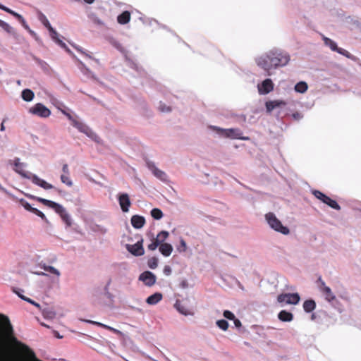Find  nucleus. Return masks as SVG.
<instances>
[{
  "mask_svg": "<svg viewBox=\"0 0 361 361\" xmlns=\"http://www.w3.org/2000/svg\"><path fill=\"white\" fill-rule=\"evenodd\" d=\"M324 204H327L329 207L335 210H341V207L338 204V203L336 200L330 198L329 197H328V198L326 200V202H324Z\"/></svg>",
  "mask_w": 361,
  "mask_h": 361,
  "instance_id": "473e14b6",
  "label": "nucleus"
},
{
  "mask_svg": "<svg viewBox=\"0 0 361 361\" xmlns=\"http://www.w3.org/2000/svg\"><path fill=\"white\" fill-rule=\"evenodd\" d=\"M208 128L216 133L219 137L228 138L231 140H249L250 137L243 136V131L238 128H222L219 126L210 125Z\"/></svg>",
  "mask_w": 361,
  "mask_h": 361,
  "instance_id": "7ed1b4c3",
  "label": "nucleus"
},
{
  "mask_svg": "<svg viewBox=\"0 0 361 361\" xmlns=\"http://www.w3.org/2000/svg\"><path fill=\"white\" fill-rule=\"evenodd\" d=\"M162 298H163L162 294L161 293L157 292V293H154V294L149 295L146 299V302L148 305H157L159 301H161Z\"/></svg>",
  "mask_w": 361,
  "mask_h": 361,
  "instance_id": "412c9836",
  "label": "nucleus"
},
{
  "mask_svg": "<svg viewBox=\"0 0 361 361\" xmlns=\"http://www.w3.org/2000/svg\"><path fill=\"white\" fill-rule=\"evenodd\" d=\"M28 111L40 118H48L51 115V111L42 103H37L30 108Z\"/></svg>",
  "mask_w": 361,
  "mask_h": 361,
  "instance_id": "9d476101",
  "label": "nucleus"
},
{
  "mask_svg": "<svg viewBox=\"0 0 361 361\" xmlns=\"http://www.w3.org/2000/svg\"><path fill=\"white\" fill-rule=\"evenodd\" d=\"M159 252L164 256V257H169L171 255L172 251H173V247L169 243H162L159 245Z\"/></svg>",
  "mask_w": 361,
  "mask_h": 361,
  "instance_id": "393cba45",
  "label": "nucleus"
},
{
  "mask_svg": "<svg viewBox=\"0 0 361 361\" xmlns=\"http://www.w3.org/2000/svg\"><path fill=\"white\" fill-rule=\"evenodd\" d=\"M147 166L149 169V170L151 171L152 174L159 180H160L162 182H167L168 181V176L166 173L164 171L158 169L155 164L152 161H147Z\"/></svg>",
  "mask_w": 361,
  "mask_h": 361,
  "instance_id": "9b49d317",
  "label": "nucleus"
},
{
  "mask_svg": "<svg viewBox=\"0 0 361 361\" xmlns=\"http://www.w3.org/2000/svg\"><path fill=\"white\" fill-rule=\"evenodd\" d=\"M286 104L282 100L268 101L265 103L267 111L271 113L274 109L285 106Z\"/></svg>",
  "mask_w": 361,
  "mask_h": 361,
  "instance_id": "a211bd4d",
  "label": "nucleus"
},
{
  "mask_svg": "<svg viewBox=\"0 0 361 361\" xmlns=\"http://www.w3.org/2000/svg\"><path fill=\"white\" fill-rule=\"evenodd\" d=\"M265 219L271 229L283 235H288L290 233L288 227L283 226L281 221L272 213L265 214Z\"/></svg>",
  "mask_w": 361,
  "mask_h": 361,
  "instance_id": "423d86ee",
  "label": "nucleus"
},
{
  "mask_svg": "<svg viewBox=\"0 0 361 361\" xmlns=\"http://www.w3.org/2000/svg\"><path fill=\"white\" fill-rule=\"evenodd\" d=\"M0 27H2L8 33H12L13 28L6 22L0 19Z\"/></svg>",
  "mask_w": 361,
  "mask_h": 361,
  "instance_id": "4c0bfd02",
  "label": "nucleus"
},
{
  "mask_svg": "<svg viewBox=\"0 0 361 361\" xmlns=\"http://www.w3.org/2000/svg\"><path fill=\"white\" fill-rule=\"evenodd\" d=\"M278 318L281 322H289L293 319V314L286 310H281L278 314Z\"/></svg>",
  "mask_w": 361,
  "mask_h": 361,
  "instance_id": "4be33fe9",
  "label": "nucleus"
},
{
  "mask_svg": "<svg viewBox=\"0 0 361 361\" xmlns=\"http://www.w3.org/2000/svg\"><path fill=\"white\" fill-rule=\"evenodd\" d=\"M163 272L165 275L169 276L172 272V269L170 266L166 265L164 268Z\"/></svg>",
  "mask_w": 361,
  "mask_h": 361,
  "instance_id": "4d7b16f0",
  "label": "nucleus"
},
{
  "mask_svg": "<svg viewBox=\"0 0 361 361\" xmlns=\"http://www.w3.org/2000/svg\"><path fill=\"white\" fill-rule=\"evenodd\" d=\"M130 308L134 310L135 311L139 312V313H141V314L143 313V310L141 308L135 307H133V306H131Z\"/></svg>",
  "mask_w": 361,
  "mask_h": 361,
  "instance_id": "338daca9",
  "label": "nucleus"
},
{
  "mask_svg": "<svg viewBox=\"0 0 361 361\" xmlns=\"http://www.w3.org/2000/svg\"><path fill=\"white\" fill-rule=\"evenodd\" d=\"M290 56L288 52L279 49H273L256 58L259 67L271 75V71L286 66L290 61Z\"/></svg>",
  "mask_w": 361,
  "mask_h": 361,
  "instance_id": "f257e3e1",
  "label": "nucleus"
},
{
  "mask_svg": "<svg viewBox=\"0 0 361 361\" xmlns=\"http://www.w3.org/2000/svg\"><path fill=\"white\" fill-rule=\"evenodd\" d=\"M33 59L44 72H49L50 67L46 61L35 56H33Z\"/></svg>",
  "mask_w": 361,
  "mask_h": 361,
  "instance_id": "c85d7f7f",
  "label": "nucleus"
},
{
  "mask_svg": "<svg viewBox=\"0 0 361 361\" xmlns=\"http://www.w3.org/2000/svg\"><path fill=\"white\" fill-rule=\"evenodd\" d=\"M7 13H8L11 15H12L13 16H14L16 19L18 20L19 22H20L23 19H24V18L20 14L16 13V11H14L11 9H9L8 11H7Z\"/></svg>",
  "mask_w": 361,
  "mask_h": 361,
  "instance_id": "8fccbe9b",
  "label": "nucleus"
},
{
  "mask_svg": "<svg viewBox=\"0 0 361 361\" xmlns=\"http://www.w3.org/2000/svg\"><path fill=\"white\" fill-rule=\"evenodd\" d=\"M71 124L74 128H77L78 131L84 133L91 140L97 142H99L100 138L98 137V135L87 125H86L82 121L75 119L74 121H73Z\"/></svg>",
  "mask_w": 361,
  "mask_h": 361,
  "instance_id": "6e6552de",
  "label": "nucleus"
},
{
  "mask_svg": "<svg viewBox=\"0 0 361 361\" xmlns=\"http://www.w3.org/2000/svg\"><path fill=\"white\" fill-rule=\"evenodd\" d=\"M87 323H90V324H94V325H97V326H102L105 329H109V330H111V331H116L114 328L109 326H107L106 324H104L102 323H100V322H94V321H92V320H87L86 321Z\"/></svg>",
  "mask_w": 361,
  "mask_h": 361,
  "instance_id": "c03bdc74",
  "label": "nucleus"
},
{
  "mask_svg": "<svg viewBox=\"0 0 361 361\" xmlns=\"http://www.w3.org/2000/svg\"><path fill=\"white\" fill-rule=\"evenodd\" d=\"M45 271L49 272L50 274H55L57 276H60V271L52 266H47V268H45Z\"/></svg>",
  "mask_w": 361,
  "mask_h": 361,
  "instance_id": "49530a36",
  "label": "nucleus"
},
{
  "mask_svg": "<svg viewBox=\"0 0 361 361\" xmlns=\"http://www.w3.org/2000/svg\"><path fill=\"white\" fill-rule=\"evenodd\" d=\"M147 265L152 269H156L158 266V259L155 257H151L148 259Z\"/></svg>",
  "mask_w": 361,
  "mask_h": 361,
  "instance_id": "58836bf2",
  "label": "nucleus"
},
{
  "mask_svg": "<svg viewBox=\"0 0 361 361\" xmlns=\"http://www.w3.org/2000/svg\"><path fill=\"white\" fill-rule=\"evenodd\" d=\"M156 276L149 271L142 272L139 276V280L149 287L152 286L156 283Z\"/></svg>",
  "mask_w": 361,
  "mask_h": 361,
  "instance_id": "2eb2a0df",
  "label": "nucleus"
},
{
  "mask_svg": "<svg viewBox=\"0 0 361 361\" xmlns=\"http://www.w3.org/2000/svg\"><path fill=\"white\" fill-rule=\"evenodd\" d=\"M217 326L223 331H226L228 328V323L225 319H219L216 321Z\"/></svg>",
  "mask_w": 361,
  "mask_h": 361,
  "instance_id": "e433bc0d",
  "label": "nucleus"
},
{
  "mask_svg": "<svg viewBox=\"0 0 361 361\" xmlns=\"http://www.w3.org/2000/svg\"><path fill=\"white\" fill-rule=\"evenodd\" d=\"M169 236V232L162 231L158 233L156 239L160 241V243H163Z\"/></svg>",
  "mask_w": 361,
  "mask_h": 361,
  "instance_id": "79ce46f5",
  "label": "nucleus"
},
{
  "mask_svg": "<svg viewBox=\"0 0 361 361\" xmlns=\"http://www.w3.org/2000/svg\"><path fill=\"white\" fill-rule=\"evenodd\" d=\"M130 20V13L126 11H123L122 13L118 16L117 20L118 23L121 25H125L128 23Z\"/></svg>",
  "mask_w": 361,
  "mask_h": 361,
  "instance_id": "a878e982",
  "label": "nucleus"
},
{
  "mask_svg": "<svg viewBox=\"0 0 361 361\" xmlns=\"http://www.w3.org/2000/svg\"><path fill=\"white\" fill-rule=\"evenodd\" d=\"M179 286L182 288V289H186L188 288V282L187 280L184 279V280H182L180 283V285Z\"/></svg>",
  "mask_w": 361,
  "mask_h": 361,
  "instance_id": "bf43d9fd",
  "label": "nucleus"
},
{
  "mask_svg": "<svg viewBox=\"0 0 361 361\" xmlns=\"http://www.w3.org/2000/svg\"><path fill=\"white\" fill-rule=\"evenodd\" d=\"M319 281L321 282V287L320 290L323 292V293L325 295V298L329 302H331L334 300H335L336 296L332 293L331 289L325 285L324 281H322V279L319 278Z\"/></svg>",
  "mask_w": 361,
  "mask_h": 361,
  "instance_id": "f3484780",
  "label": "nucleus"
},
{
  "mask_svg": "<svg viewBox=\"0 0 361 361\" xmlns=\"http://www.w3.org/2000/svg\"><path fill=\"white\" fill-rule=\"evenodd\" d=\"M337 53L346 56L347 58H350V54L345 49L343 48L337 47V50H336Z\"/></svg>",
  "mask_w": 361,
  "mask_h": 361,
  "instance_id": "603ef678",
  "label": "nucleus"
},
{
  "mask_svg": "<svg viewBox=\"0 0 361 361\" xmlns=\"http://www.w3.org/2000/svg\"><path fill=\"white\" fill-rule=\"evenodd\" d=\"M159 109L161 112H170L171 111V109L170 106H167L165 104L161 103V102L159 104Z\"/></svg>",
  "mask_w": 361,
  "mask_h": 361,
  "instance_id": "09e8293b",
  "label": "nucleus"
},
{
  "mask_svg": "<svg viewBox=\"0 0 361 361\" xmlns=\"http://www.w3.org/2000/svg\"><path fill=\"white\" fill-rule=\"evenodd\" d=\"M25 167H14L13 171L18 173L20 176L24 178L30 179L33 173L29 171H25L23 169Z\"/></svg>",
  "mask_w": 361,
  "mask_h": 361,
  "instance_id": "cd10ccee",
  "label": "nucleus"
},
{
  "mask_svg": "<svg viewBox=\"0 0 361 361\" xmlns=\"http://www.w3.org/2000/svg\"><path fill=\"white\" fill-rule=\"evenodd\" d=\"M20 203L24 207L25 209L30 212H33L35 207H32V205L28 202H27L24 199H21L20 200Z\"/></svg>",
  "mask_w": 361,
  "mask_h": 361,
  "instance_id": "a19ab883",
  "label": "nucleus"
},
{
  "mask_svg": "<svg viewBox=\"0 0 361 361\" xmlns=\"http://www.w3.org/2000/svg\"><path fill=\"white\" fill-rule=\"evenodd\" d=\"M140 19L143 22V23L145 24H147L149 26H154V25H157V27H161V28H166V25H161L157 20L155 19H147V21H145L144 19L142 18H140Z\"/></svg>",
  "mask_w": 361,
  "mask_h": 361,
  "instance_id": "72a5a7b5",
  "label": "nucleus"
},
{
  "mask_svg": "<svg viewBox=\"0 0 361 361\" xmlns=\"http://www.w3.org/2000/svg\"><path fill=\"white\" fill-rule=\"evenodd\" d=\"M7 13H8L11 15H12L13 16H14L16 19L18 20L19 22H20L23 19H24V18L20 14L16 13V11H14L11 9H9L8 11H7Z\"/></svg>",
  "mask_w": 361,
  "mask_h": 361,
  "instance_id": "3c124183",
  "label": "nucleus"
},
{
  "mask_svg": "<svg viewBox=\"0 0 361 361\" xmlns=\"http://www.w3.org/2000/svg\"><path fill=\"white\" fill-rule=\"evenodd\" d=\"M29 197L38 201L40 203H42L45 206L53 209L55 212L60 216L62 221L66 224V226L69 227L72 225V218L63 205L52 200H47L42 197L33 195H30Z\"/></svg>",
  "mask_w": 361,
  "mask_h": 361,
  "instance_id": "f03ea898",
  "label": "nucleus"
},
{
  "mask_svg": "<svg viewBox=\"0 0 361 361\" xmlns=\"http://www.w3.org/2000/svg\"><path fill=\"white\" fill-rule=\"evenodd\" d=\"M312 195L318 200L322 201L323 203L326 202V200L328 198L329 196L323 193L322 192L317 190H312Z\"/></svg>",
  "mask_w": 361,
  "mask_h": 361,
  "instance_id": "2f4dec72",
  "label": "nucleus"
},
{
  "mask_svg": "<svg viewBox=\"0 0 361 361\" xmlns=\"http://www.w3.org/2000/svg\"><path fill=\"white\" fill-rule=\"evenodd\" d=\"M32 213L40 217L42 220H44L46 222L47 224L51 225L49 221L47 219L45 214L38 209L35 208Z\"/></svg>",
  "mask_w": 361,
  "mask_h": 361,
  "instance_id": "ea45409f",
  "label": "nucleus"
},
{
  "mask_svg": "<svg viewBox=\"0 0 361 361\" xmlns=\"http://www.w3.org/2000/svg\"><path fill=\"white\" fill-rule=\"evenodd\" d=\"M233 321L235 327L239 328L241 326V322L238 319L235 317V319H233Z\"/></svg>",
  "mask_w": 361,
  "mask_h": 361,
  "instance_id": "0e129e2a",
  "label": "nucleus"
},
{
  "mask_svg": "<svg viewBox=\"0 0 361 361\" xmlns=\"http://www.w3.org/2000/svg\"><path fill=\"white\" fill-rule=\"evenodd\" d=\"M187 245L185 241L183 239H180V245L177 247V250L179 252H184L186 250Z\"/></svg>",
  "mask_w": 361,
  "mask_h": 361,
  "instance_id": "37998d69",
  "label": "nucleus"
},
{
  "mask_svg": "<svg viewBox=\"0 0 361 361\" xmlns=\"http://www.w3.org/2000/svg\"><path fill=\"white\" fill-rule=\"evenodd\" d=\"M71 124L74 128H77L78 131L84 133L91 140L97 142H99L100 138L98 137V135L87 125H86L82 121L75 119L74 121H73Z\"/></svg>",
  "mask_w": 361,
  "mask_h": 361,
  "instance_id": "0eeeda50",
  "label": "nucleus"
},
{
  "mask_svg": "<svg viewBox=\"0 0 361 361\" xmlns=\"http://www.w3.org/2000/svg\"><path fill=\"white\" fill-rule=\"evenodd\" d=\"M73 47L79 52H80L81 54H84L85 56L91 59V56L90 54H88L80 46H75L74 45Z\"/></svg>",
  "mask_w": 361,
  "mask_h": 361,
  "instance_id": "6e6d98bb",
  "label": "nucleus"
},
{
  "mask_svg": "<svg viewBox=\"0 0 361 361\" xmlns=\"http://www.w3.org/2000/svg\"><path fill=\"white\" fill-rule=\"evenodd\" d=\"M20 298L22 300H25V301H26V302H29V303H30V304H32V305H35V307H39V308L40 307L39 304H38L37 302H36L35 301H34L33 300H32V299H30V298H27V297H25V296H20Z\"/></svg>",
  "mask_w": 361,
  "mask_h": 361,
  "instance_id": "5fc2aeb1",
  "label": "nucleus"
},
{
  "mask_svg": "<svg viewBox=\"0 0 361 361\" xmlns=\"http://www.w3.org/2000/svg\"><path fill=\"white\" fill-rule=\"evenodd\" d=\"M78 62H79V68H80L81 73L85 76H86L88 78H92L94 80L97 79L94 73L90 68H88L83 62H82L80 60H78Z\"/></svg>",
  "mask_w": 361,
  "mask_h": 361,
  "instance_id": "aec40b11",
  "label": "nucleus"
},
{
  "mask_svg": "<svg viewBox=\"0 0 361 361\" xmlns=\"http://www.w3.org/2000/svg\"><path fill=\"white\" fill-rule=\"evenodd\" d=\"M307 88H308V85L304 81L298 82L295 85V92H299V93H304V92H305L307 90Z\"/></svg>",
  "mask_w": 361,
  "mask_h": 361,
  "instance_id": "c756f323",
  "label": "nucleus"
},
{
  "mask_svg": "<svg viewBox=\"0 0 361 361\" xmlns=\"http://www.w3.org/2000/svg\"><path fill=\"white\" fill-rule=\"evenodd\" d=\"M224 317L229 320H233L235 319V316L234 314L229 311V310H225L223 314Z\"/></svg>",
  "mask_w": 361,
  "mask_h": 361,
  "instance_id": "864d4df0",
  "label": "nucleus"
},
{
  "mask_svg": "<svg viewBox=\"0 0 361 361\" xmlns=\"http://www.w3.org/2000/svg\"><path fill=\"white\" fill-rule=\"evenodd\" d=\"M63 174L70 175V170L67 164H64L62 166Z\"/></svg>",
  "mask_w": 361,
  "mask_h": 361,
  "instance_id": "052dcab7",
  "label": "nucleus"
},
{
  "mask_svg": "<svg viewBox=\"0 0 361 361\" xmlns=\"http://www.w3.org/2000/svg\"><path fill=\"white\" fill-rule=\"evenodd\" d=\"M145 223V219L142 216L133 215L131 217V224L133 228L140 229L143 227Z\"/></svg>",
  "mask_w": 361,
  "mask_h": 361,
  "instance_id": "6ab92c4d",
  "label": "nucleus"
},
{
  "mask_svg": "<svg viewBox=\"0 0 361 361\" xmlns=\"http://www.w3.org/2000/svg\"><path fill=\"white\" fill-rule=\"evenodd\" d=\"M37 18L43 25L49 30L50 37L61 48L70 51L66 44L60 39L59 33L53 28L46 16L40 11H37Z\"/></svg>",
  "mask_w": 361,
  "mask_h": 361,
  "instance_id": "20e7f679",
  "label": "nucleus"
},
{
  "mask_svg": "<svg viewBox=\"0 0 361 361\" xmlns=\"http://www.w3.org/2000/svg\"><path fill=\"white\" fill-rule=\"evenodd\" d=\"M109 42L110 44L114 47H115L117 50H118L121 53H122L124 56H125V59H126V61L127 62V65L135 70L137 73L142 76L145 75V71L144 70L142 69V67H140L137 63H135L134 61H133L132 59H130L129 57H128L127 56V52L126 51V49H124V47L121 45V44L117 41L116 39L114 38H111L110 40H109Z\"/></svg>",
  "mask_w": 361,
  "mask_h": 361,
  "instance_id": "39448f33",
  "label": "nucleus"
},
{
  "mask_svg": "<svg viewBox=\"0 0 361 361\" xmlns=\"http://www.w3.org/2000/svg\"><path fill=\"white\" fill-rule=\"evenodd\" d=\"M150 214H151V216H152V218L154 219L155 220H159L164 216L162 211L159 208L152 209L151 210Z\"/></svg>",
  "mask_w": 361,
  "mask_h": 361,
  "instance_id": "f704fd0d",
  "label": "nucleus"
},
{
  "mask_svg": "<svg viewBox=\"0 0 361 361\" xmlns=\"http://www.w3.org/2000/svg\"><path fill=\"white\" fill-rule=\"evenodd\" d=\"M32 183L44 190L56 189V188L51 183H47L45 180L40 178L37 175L34 174L31 177Z\"/></svg>",
  "mask_w": 361,
  "mask_h": 361,
  "instance_id": "dca6fc26",
  "label": "nucleus"
},
{
  "mask_svg": "<svg viewBox=\"0 0 361 361\" xmlns=\"http://www.w3.org/2000/svg\"><path fill=\"white\" fill-rule=\"evenodd\" d=\"M292 117L295 119V120H300L301 118H302L303 116L302 114L299 113V112H295L292 114Z\"/></svg>",
  "mask_w": 361,
  "mask_h": 361,
  "instance_id": "680f3d73",
  "label": "nucleus"
},
{
  "mask_svg": "<svg viewBox=\"0 0 361 361\" xmlns=\"http://www.w3.org/2000/svg\"><path fill=\"white\" fill-rule=\"evenodd\" d=\"M300 300L298 293H282L278 295L277 301L279 303H285L286 305H297Z\"/></svg>",
  "mask_w": 361,
  "mask_h": 361,
  "instance_id": "1a4fd4ad",
  "label": "nucleus"
},
{
  "mask_svg": "<svg viewBox=\"0 0 361 361\" xmlns=\"http://www.w3.org/2000/svg\"><path fill=\"white\" fill-rule=\"evenodd\" d=\"M118 201L123 212L127 213L129 212V208L131 205V201L128 194L126 192H120L118 194Z\"/></svg>",
  "mask_w": 361,
  "mask_h": 361,
  "instance_id": "ddd939ff",
  "label": "nucleus"
},
{
  "mask_svg": "<svg viewBox=\"0 0 361 361\" xmlns=\"http://www.w3.org/2000/svg\"><path fill=\"white\" fill-rule=\"evenodd\" d=\"M257 89L259 94H267L274 90V83L269 78H267L258 84Z\"/></svg>",
  "mask_w": 361,
  "mask_h": 361,
  "instance_id": "4468645a",
  "label": "nucleus"
},
{
  "mask_svg": "<svg viewBox=\"0 0 361 361\" xmlns=\"http://www.w3.org/2000/svg\"><path fill=\"white\" fill-rule=\"evenodd\" d=\"M160 244V241L156 238H154L153 241L149 245H148L147 247L149 250L153 251L155 250Z\"/></svg>",
  "mask_w": 361,
  "mask_h": 361,
  "instance_id": "a18cd8bd",
  "label": "nucleus"
},
{
  "mask_svg": "<svg viewBox=\"0 0 361 361\" xmlns=\"http://www.w3.org/2000/svg\"><path fill=\"white\" fill-rule=\"evenodd\" d=\"M176 310L181 314L185 316L192 315V313L188 310V308L183 305L179 300H176L174 304Z\"/></svg>",
  "mask_w": 361,
  "mask_h": 361,
  "instance_id": "b1692460",
  "label": "nucleus"
},
{
  "mask_svg": "<svg viewBox=\"0 0 361 361\" xmlns=\"http://www.w3.org/2000/svg\"><path fill=\"white\" fill-rule=\"evenodd\" d=\"M323 41L326 46H328L332 51H335L337 50V44L336 42L327 37H323Z\"/></svg>",
  "mask_w": 361,
  "mask_h": 361,
  "instance_id": "7c9ffc66",
  "label": "nucleus"
},
{
  "mask_svg": "<svg viewBox=\"0 0 361 361\" xmlns=\"http://www.w3.org/2000/svg\"><path fill=\"white\" fill-rule=\"evenodd\" d=\"M302 307L306 313L312 312L316 308V302L312 299L306 300L303 302Z\"/></svg>",
  "mask_w": 361,
  "mask_h": 361,
  "instance_id": "5701e85b",
  "label": "nucleus"
},
{
  "mask_svg": "<svg viewBox=\"0 0 361 361\" xmlns=\"http://www.w3.org/2000/svg\"><path fill=\"white\" fill-rule=\"evenodd\" d=\"M34 97V92L30 89H25L21 92V97L25 102H31Z\"/></svg>",
  "mask_w": 361,
  "mask_h": 361,
  "instance_id": "bb28decb",
  "label": "nucleus"
},
{
  "mask_svg": "<svg viewBox=\"0 0 361 361\" xmlns=\"http://www.w3.org/2000/svg\"><path fill=\"white\" fill-rule=\"evenodd\" d=\"M61 112L63 115H65L67 118L72 123L75 118H74L71 114L66 111L65 110H61Z\"/></svg>",
  "mask_w": 361,
  "mask_h": 361,
  "instance_id": "13d9d810",
  "label": "nucleus"
},
{
  "mask_svg": "<svg viewBox=\"0 0 361 361\" xmlns=\"http://www.w3.org/2000/svg\"><path fill=\"white\" fill-rule=\"evenodd\" d=\"M27 31L35 38V39L36 41L38 42L39 40V38L38 35H37V33L35 31H33L30 28L29 30H27Z\"/></svg>",
  "mask_w": 361,
  "mask_h": 361,
  "instance_id": "e2e57ef3",
  "label": "nucleus"
},
{
  "mask_svg": "<svg viewBox=\"0 0 361 361\" xmlns=\"http://www.w3.org/2000/svg\"><path fill=\"white\" fill-rule=\"evenodd\" d=\"M0 9L7 12L10 8L0 4Z\"/></svg>",
  "mask_w": 361,
  "mask_h": 361,
  "instance_id": "774afa93",
  "label": "nucleus"
},
{
  "mask_svg": "<svg viewBox=\"0 0 361 361\" xmlns=\"http://www.w3.org/2000/svg\"><path fill=\"white\" fill-rule=\"evenodd\" d=\"M70 175L61 174L60 176L61 181L68 187H71L73 184L72 180L70 178Z\"/></svg>",
  "mask_w": 361,
  "mask_h": 361,
  "instance_id": "c9c22d12",
  "label": "nucleus"
},
{
  "mask_svg": "<svg viewBox=\"0 0 361 361\" xmlns=\"http://www.w3.org/2000/svg\"><path fill=\"white\" fill-rule=\"evenodd\" d=\"M20 24L22 25V26L25 29V30H29L30 29V27L29 25H27V22L25 21V18L23 19L20 22Z\"/></svg>",
  "mask_w": 361,
  "mask_h": 361,
  "instance_id": "69168bd1",
  "label": "nucleus"
},
{
  "mask_svg": "<svg viewBox=\"0 0 361 361\" xmlns=\"http://www.w3.org/2000/svg\"><path fill=\"white\" fill-rule=\"evenodd\" d=\"M13 165L15 167H27V164L24 162H20V159L18 157H16L13 160Z\"/></svg>",
  "mask_w": 361,
  "mask_h": 361,
  "instance_id": "de8ad7c7",
  "label": "nucleus"
},
{
  "mask_svg": "<svg viewBox=\"0 0 361 361\" xmlns=\"http://www.w3.org/2000/svg\"><path fill=\"white\" fill-rule=\"evenodd\" d=\"M143 240L141 239L133 245L126 244V250L133 255L139 257L142 256L145 253V250L142 246Z\"/></svg>",
  "mask_w": 361,
  "mask_h": 361,
  "instance_id": "f8f14e48",
  "label": "nucleus"
}]
</instances>
